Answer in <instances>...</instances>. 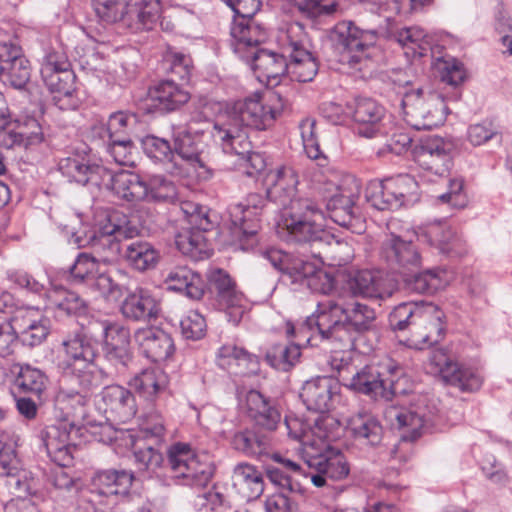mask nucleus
<instances>
[{
	"instance_id": "864d4df0",
	"label": "nucleus",
	"mask_w": 512,
	"mask_h": 512,
	"mask_svg": "<svg viewBox=\"0 0 512 512\" xmlns=\"http://www.w3.org/2000/svg\"><path fill=\"white\" fill-rule=\"evenodd\" d=\"M137 124V116L133 113L117 111L109 116L107 124H96L93 131L99 137L113 139L117 137L130 136Z\"/></svg>"
},
{
	"instance_id": "dca6fc26",
	"label": "nucleus",
	"mask_w": 512,
	"mask_h": 512,
	"mask_svg": "<svg viewBox=\"0 0 512 512\" xmlns=\"http://www.w3.org/2000/svg\"><path fill=\"white\" fill-rule=\"evenodd\" d=\"M226 5L235 13L230 31L233 52H241L247 45L267 39V28L254 17L260 9V0H226Z\"/></svg>"
},
{
	"instance_id": "6e6552de",
	"label": "nucleus",
	"mask_w": 512,
	"mask_h": 512,
	"mask_svg": "<svg viewBox=\"0 0 512 512\" xmlns=\"http://www.w3.org/2000/svg\"><path fill=\"white\" fill-rule=\"evenodd\" d=\"M260 254L280 273L284 283L306 285L312 292L320 294H329L334 289V278L307 260L275 247L265 248Z\"/></svg>"
},
{
	"instance_id": "774afa93",
	"label": "nucleus",
	"mask_w": 512,
	"mask_h": 512,
	"mask_svg": "<svg viewBox=\"0 0 512 512\" xmlns=\"http://www.w3.org/2000/svg\"><path fill=\"white\" fill-rule=\"evenodd\" d=\"M267 199L258 193L249 194L244 202L232 204L228 208L231 224L243 223L246 213L253 212L254 216H260L267 206Z\"/></svg>"
},
{
	"instance_id": "a19ab883",
	"label": "nucleus",
	"mask_w": 512,
	"mask_h": 512,
	"mask_svg": "<svg viewBox=\"0 0 512 512\" xmlns=\"http://www.w3.org/2000/svg\"><path fill=\"white\" fill-rule=\"evenodd\" d=\"M403 275V287L409 293L433 294L443 289L448 280L446 273L438 268L427 269L422 272H405Z\"/></svg>"
},
{
	"instance_id": "423d86ee",
	"label": "nucleus",
	"mask_w": 512,
	"mask_h": 512,
	"mask_svg": "<svg viewBox=\"0 0 512 512\" xmlns=\"http://www.w3.org/2000/svg\"><path fill=\"white\" fill-rule=\"evenodd\" d=\"M406 382L404 369L393 359L386 358L376 364L355 369L345 387L374 399L388 401L406 393Z\"/></svg>"
},
{
	"instance_id": "ea45409f",
	"label": "nucleus",
	"mask_w": 512,
	"mask_h": 512,
	"mask_svg": "<svg viewBox=\"0 0 512 512\" xmlns=\"http://www.w3.org/2000/svg\"><path fill=\"white\" fill-rule=\"evenodd\" d=\"M217 365L235 374H244L258 370V359L241 347L234 344L221 346L216 354Z\"/></svg>"
},
{
	"instance_id": "5fc2aeb1",
	"label": "nucleus",
	"mask_w": 512,
	"mask_h": 512,
	"mask_svg": "<svg viewBox=\"0 0 512 512\" xmlns=\"http://www.w3.org/2000/svg\"><path fill=\"white\" fill-rule=\"evenodd\" d=\"M92 162L85 148L76 149L65 158L60 159L58 169L70 182L82 185Z\"/></svg>"
},
{
	"instance_id": "79ce46f5",
	"label": "nucleus",
	"mask_w": 512,
	"mask_h": 512,
	"mask_svg": "<svg viewBox=\"0 0 512 512\" xmlns=\"http://www.w3.org/2000/svg\"><path fill=\"white\" fill-rule=\"evenodd\" d=\"M141 143L147 157L161 164L167 173L172 176L181 174V165L174 160V150L168 140L147 135L141 140Z\"/></svg>"
},
{
	"instance_id": "20e7f679",
	"label": "nucleus",
	"mask_w": 512,
	"mask_h": 512,
	"mask_svg": "<svg viewBox=\"0 0 512 512\" xmlns=\"http://www.w3.org/2000/svg\"><path fill=\"white\" fill-rule=\"evenodd\" d=\"M137 474L143 479L159 477V471L166 469L169 479L179 486L204 488L215 473L213 462L195 455L186 443H175L167 449V462L163 454L153 446L134 452Z\"/></svg>"
},
{
	"instance_id": "a18cd8bd",
	"label": "nucleus",
	"mask_w": 512,
	"mask_h": 512,
	"mask_svg": "<svg viewBox=\"0 0 512 512\" xmlns=\"http://www.w3.org/2000/svg\"><path fill=\"white\" fill-rule=\"evenodd\" d=\"M123 257L132 268L145 272L157 265L160 254L150 242L135 240L124 246Z\"/></svg>"
},
{
	"instance_id": "603ef678",
	"label": "nucleus",
	"mask_w": 512,
	"mask_h": 512,
	"mask_svg": "<svg viewBox=\"0 0 512 512\" xmlns=\"http://www.w3.org/2000/svg\"><path fill=\"white\" fill-rule=\"evenodd\" d=\"M439 372L446 382L462 391L473 392L482 385V377L477 371L460 367L454 362H446L443 367L439 368Z\"/></svg>"
},
{
	"instance_id": "052dcab7",
	"label": "nucleus",
	"mask_w": 512,
	"mask_h": 512,
	"mask_svg": "<svg viewBox=\"0 0 512 512\" xmlns=\"http://www.w3.org/2000/svg\"><path fill=\"white\" fill-rule=\"evenodd\" d=\"M48 297L59 312L67 315H81L85 312V301L75 292L62 286H55L49 290Z\"/></svg>"
},
{
	"instance_id": "0eeeda50",
	"label": "nucleus",
	"mask_w": 512,
	"mask_h": 512,
	"mask_svg": "<svg viewBox=\"0 0 512 512\" xmlns=\"http://www.w3.org/2000/svg\"><path fill=\"white\" fill-rule=\"evenodd\" d=\"M143 228V224L134 216L117 210L107 211L96 224V236L91 247L92 256L96 257L98 263L116 262L124 251L121 241L139 236Z\"/></svg>"
},
{
	"instance_id": "bf43d9fd",
	"label": "nucleus",
	"mask_w": 512,
	"mask_h": 512,
	"mask_svg": "<svg viewBox=\"0 0 512 512\" xmlns=\"http://www.w3.org/2000/svg\"><path fill=\"white\" fill-rule=\"evenodd\" d=\"M301 356L300 346L291 344H275L265 355L266 362L273 368L281 371H288L293 367Z\"/></svg>"
},
{
	"instance_id": "ddd939ff",
	"label": "nucleus",
	"mask_w": 512,
	"mask_h": 512,
	"mask_svg": "<svg viewBox=\"0 0 512 512\" xmlns=\"http://www.w3.org/2000/svg\"><path fill=\"white\" fill-rule=\"evenodd\" d=\"M405 121L415 130H431L442 125L448 113L443 96L421 88L408 91L402 98Z\"/></svg>"
},
{
	"instance_id": "3c124183",
	"label": "nucleus",
	"mask_w": 512,
	"mask_h": 512,
	"mask_svg": "<svg viewBox=\"0 0 512 512\" xmlns=\"http://www.w3.org/2000/svg\"><path fill=\"white\" fill-rule=\"evenodd\" d=\"M235 485L240 486L243 496L248 500L259 498L264 491L263 474L255 466L239 463L233 469Z\"/></svg>"
},
{
	"instance_id": "4468645a",
	"label": "nucleus",
	"mask_w": 512,
	"mask_h": 512,
	"mask_svg": "<svg viewBox=\"0 0 512 512\" xmlns=\"http://www.w3.org/2000/svg\"><path fill=\"white\" fill-rule=\"evenodd\" d=\"M335 190L331 196H325L328 216L339 226L361 234L365 230V225L356 205L361 191L359 180L352 175H346Z\"/></svg>"
},
{
	"instance_id": "f257e3e1",
	"label": "nucleus",
	"mask_w": 512,
	"mask_h": 512,
	"mask_svg": "<svg viewBox=\"0 0 512 512\" xmlns=\"http://www.w3.org/2000/svg\"><path fill=\"white\" fill-rule=\"evenodd\" d=\"M100 342L84 332L68 335L58 351L57 367L61 372L55 408L61 411L60 419H70L79 427L87 414V406L95 390L113 377L96 365Z\"/></svg>"
},
{
	"instance_id": "69168bd1",
	"label": "nucleus",
	"mask_w": 512,
	"mask_h": 512,
	"mask_svg": "<svg viewBox=\"0 0 512 512\" xmlns=\"http://www.w3.org/2000/svg\"><path fill=\"white\" fill-rule=\"evenodd\" d=\"M147 202H172L177 198L175 184L163 175H153L145 181Z\"/></svg>"
},
{
	"instance_id": "c03bdc74",
	"label": "nucleus",
	"mask_w": 512,
	"mask_h": 512,
	"mask_svg": "<svg viewBox=\"0 0 512 512\" xmlns=\"http://www.w3.org/2000/svg\"><path fill=\"white\" fill-rule=\"evenodd\" d=\"M343 319L346 331L364 333L372 329L376 320V313L367 304L352 300L345 302L342 299Z\"/></svg>"
},
{
	"instance_id": "c85d7f7f",
	"label": "nucleus",
	"mask_w": 512,
	"mask_h": 512,
	"mask_svg": "<svg viewBox=\"0 0 512 512\" xmlns=\"http://www.w3.org/2000/svg\"><path fill=\"white\" fill-rule=\"evenodd\" d=\"M346 287L354 297L379 300L390 298L395 291V285L389 279L371 270L357 271L348 278Z\"/></svg>"
},
{
	"instance_id": "e2e57ef3",
	"label": "nucleus",
	"mask_w": 512,
	"mask_h": 512,
	"mask_svg": "<svg viewBox=\"0 0 512 512\" xmlns=\"http://www.w3.org/2000/svg\"><path fill=\"white\" fill-rule=\"evenodd\" d=\"M98 262L95 256L88 253H80L74 264L69 268L67 280L73 285L87 286L96 271Z\"/></svg>"
},
{
	"instance_id": "b1692460",
	"label": "nucleus",
	"mask_w": 512,
	"mask_h": 512,
	"mask_svg": "<svg viewBox=\"0 0 512 512\" xmlns=\"http://www.w3.org/2000/svg\"><path fill=\"white\" fill-rule=\"evenodd\" d=\"M380 255L391 269L401 274L417 270L422 263L417 246L394 233L383 240Z\"/></svg>"
},
{
	"instance_id": "6ab92c4d",
	"label": "nucleus",
	"mask_w": 512,
	"mask_h": 512,
	"mask_svg": "<svg viewBox=\"0 0 512 512\" xmlns=\"http://www.w3.org/2000/svg\"><path fill=\"white\" fill-rule=\"evenodd\" d=\"M331 37L341 49L342 61L354 66L361 61L364 51L376 43L377 33L362 30L352 21L345 20L335 25Z\"/></svg>"
},
{
	"instance_id": "13d9d810",
	"label": "nucleus",
	"mask_w": 512,
	"mask_h": 512,
	"mask_svg": "<svg viewBox=\"0 0 512 512\" xmlns=\"http://www.w3.org/2000/svg\"><path fill=\"white\" fill-rule=\"evenodd\" d=\"M31 312L25 316L15 317V326L19 329V338L21 342L30 347L40 345L48 335V328L45 321L33 319Z\"/></svg>"
},
{
	"instance_id": "c756f323",
	"label": "nucleus",
	"mask_w": 512,
	"mask_h": 512,
	"mask_svg": "<svg viewBox=\"0 0 512 512\" xmlns=\"http://www.w3.org/2000/svg\"><path fill=\"white\" fill-rule=\"evenodd\" d=\"M190 97L184 85L177 83L174 79H162L148 89V99L161 113L178 110L189 101Z\"/></svg>"
},
{
	"instance_id": "aec40b11",
	"label": "nucleus",
	"mask_w": 512,
	"mask_h": 512,
	"mask_svg": "<svg viewBox=\"0 0 512 512\" xmlns=\"http://www.w3.org/2000/svg\"><path fill=\"white\" fill-rule=\"evenodd\" d=\"M78 427L70 419L58 418L56 423L46 425L40 431V440L47 456L57 466H70L73 462L71 442L72 433H77Z\"/></svg>"
},
{
	"instance_id": "49530a36",
	"label": "nucleus",
	"mask_w": 512,
	"mask_h": 512,
	"mask_svg": "<svg viewBox=\"0 0 512 512\" xmlns=\"http://www.w3.org/2000/svg\"><path fill=\"white\" fill-rule=\"evenodd\" d=\"M425 236L431 245L439 248L440 252L448 256H462L466 249L463 240L449 227L439 223L429 225Z\"/></svg>"
},
{
	"instance_id": "bb28decb",
	"label": "nucleus",
	"mask_w": 512,
	"mask_h": 512,
	"mask_svg": "<svg viewBox=\"0 0 512 512\" xmlns=\"http://www.w3.org/2000/svg\"><path fill=\"white\" fill-rule=\"evenodd\" d=\"M99 409H102L106 419L115 423H127L137 413V404L130 390L110 385L100 393Z\"/></svg>"
},
{
	"instance_id": "6e6d98bb",
	"label": "nucleus",
	"mask_w": 512,
	"mask_h": 512,
	"mask_svg": "<svg viewBox=\"0 0 512 512\" xmlns=\"http://www.w3.org/2000/svg\"><path fill=\"white\" fill-rule=\"evenodd\" d=\"M391 183L389 179L382 181L372 180L365 189L366 201L375 209L380 211L397 210L398 200L394 191L390 189Z\"/></svg>"
},
{
	"instance_id": "473e14b6",
	"label": "nucleus",
	"mask_w": 512,
	"mask_h": 512,
	"mask_svg": "<svg viewBox=\"0 0 512 512\" xmlns=\"http://www.w3.org/2000/svg\"><path fill=\"white\" fill-rule=\"evenodd\" d=\"M349 113L358 124L357 133L366 138L381 134V121L385 110L375 100L366 97L356 98L353 104H348Z\"/></svg>"
},
{
	"instance_id": "f3484780",
	"label": "nucleus",
	"mask_w": 512,
	"mask_h": 512,
	"mask_svg": "<svg viewBox=\"0 0 512 512\" xmlns=\"http://www.w3.org/2000/svg\"><path fill=\"white\" fill-rule=\"evenodd\" d=\"M207 278L208 292L216 299L218 308L225 312L230 323L239 324L246 310V301L235 282L222 269L211 270Z\"/></svg>"
},
{
	"instance_id": "4d7b16f0",
	"label": "nucleus",
	"mask_w": 512,
	"mask_h": 512,
	"mask_svg": "<svg viewBox=\"0 0 512 512\" xmlns=\"http://www.w3.org/2000/svg\"><path fill=\"white\" fill-rule=\"evenodd\" d=\"M129 386L144 399L152 400L165 388L166 377L160 370L145 369L129 381Z\"/></svg>"
},
{
	"instance_id": "cd10ccee",
	"label": "nucleus",
	"mask_w": 512,
	"mask_h": 512,
	"mask_svg": "<svg viewBox=\"0 0 512 512\" xmlns=\"http://www.w3.org/2000/svg\"><path fill=\"white\" fill-rule=\"evenodd\" d=\"M247 416L257 429L274 433L281 423V412L276 402L255 389L246 394Z\"/></svg>"
},
{
	"instance_id": "2f4dec72",
	"label": "nucleus",
	"mask_w": 512,
	"mask_h": 512,
	"mask_svg": "<svg viewBox=\"0 0 512 512\" xmlns=\"http://www.w3.org/2000/svg\"><path fill=\"white\" fill-rule=\"evenodd\" d=\"M120 311L124 318L135 322L155 320L160 312V303L152 291L138 287L127 293Z\"/></svg>"
},
{
	"instance_id": "09e8293b",
	"label": "nucleus",
	"mask_w": 512,
	"mask_h": 512,
	"mask_svg": "<svg viewBox=\"0 0 512 512\" xmlns=\"http://www.w3.org/2000/svg\"><path fill=\"white\" fill-rule=\"evenodd\" d=\"M15 385L25 393L40 396L47 388L49 379L44 371L30 364L16 363L11 367Z\"/></svg>"
},
{
	"instance_id": "37998d69",
	"label": "nucleus",
	"mask_w": 512,
	"mask_h": 512,
	"mask_svg": "<svg viewBox=\"0 0 512 512\" xmlns=\"http://www.w3.org/2000/svg\"><path fill=\"white\" fill-rule=\"evenodd\" d=\"M111 190L128 202H140L147 198L145 181L139 174L128 170L114 173Z\"/></svg>"
},
{
	"instance_id": "39448f33",
	"label": "nucleus",
	"mask_w": 512,
	"mask_h": 512,
	"mask_svg": "<svg viewBox=\"0 0 512 512\" xmlns=\"http://www.w3.org/2000/svg\"><path fill=\"white\" fill-rule=\"evenodd\" d=\"M444 312L432 302H403L390 312L388 321L393 331L408 330L417 344L432 346L445 334Z\"/></svg>"
},
{
	"instance_id": "393cba45",
	"label": "nucleus",
	"mask_w": 512,
	"mask_h": 512,
	"mask_svg": "<svg viewBox=\"0 0 512 512\" xmlns=\"http://www.w3.org/2000/svg\"><path fill=\"white\" fill-rule=\"evenodd\" d=\"M174 160L181 165L182 171L177 177L189 174L190 168L194 170L207 169L206 145L200 136L186 129L178 130L173 134Z\"/></svg>"
},
{
	"instance_id": "9b49d317",
	"label": "nucleus",
	"mask_w": 512,
	"mask_h": 512,
	"mask_svg": "<svg viewBox=\"0 0 512 512\" xmlns=\"http://www.w3.org/2000/svg\"><path fill=\"white\" fill-rule=\"evenodd\" d=\"M135 476L127 470H99L91 477L87 487L79 492L78 508L82 512H97L118 496H126Z\"/></svg>"
},
{
	"instance_id": "a878e982",
	"label": "nucleus",
	"mask_w": 512,
	"mask_h": 512,
	"mask_svg": "<svg viewBox=\"0 0 512 512\" xmlns=\"http://www.w3.org/2000/svg\"><path fill=\"white\" fill-rule=\"evenodd\" d=\"M340 389V383L335 378L319 376L303 384L300 398L308 410L326 413L339 400Z\"/></svg>"
},
{
	"instance_id": "680f3d73",
	"label": "nucleus",
	"mask_w": 512,
	"mask_h": 512,
	"mask_svg": "<svg viewBox=\"0 0 512 512\" xmlns=\"http://www.w3.org/2000/svg\"><path fill=\"white\" fill-rule=\"evenodd\" d=\"M398 200V209L402 206L413 205L419 201V185L415 178L409 174H399L388 178Z\"/></svg>"
},
{
	"instance_id": "f8f14e48",
	"label": "nucleus",
	"mask_w": 512,
	"mask_h": 512,
	"mask_svg": "<svg viewBox=\"0 0 512 512\" xmlns=\"http://www.w3.org/2000/svg\"><path fill=\"white\" fill-rule=\"evenodd\" d=\"M311 335L307 342L319 339L321 342L342 343L344 348H353L354 338L346 331L343 319L342 298L326 299L318 303L315 313L303 324Z\"/></svg>"
},
{
	"instance_id": "1a4fd4ad",
	"label": "nucleus",
	"mask_w": 512,
	"mask_h": 512,
	"mask_svg": "<svg viewBox=\"0 0 512 512\" xmlns=\"http://www.w3.org/2000/svg\"><path fill=\"white\" fill-rule=\"evenodd\" d=\"M395 40L403 48L407 58H421L432 54V66L440 80L451 86H458L465 80L466 73L463 64L456 58L445 54L435 56L431 38L420 27H405L394 33Z\"/></svg>"
},
{
	"instance_id": "4c0bfd02",
	"label": "nucleus",
	"mask_w": 512,
	"mask_h": 512,
	"mask_svg": "<svg viewBox=\"0 0 512 512\" xmlns=\"http://www.w3.org/2000/svg\"><path fill=\"white\" fill-rule=\"evenodd\" d=\"M231 446L247 457H268L273 454V434L253 426L236 432Z\"/></svg>"
},
{
	"instance_id": "338daca9",
	"label": "nucleus",
	"mask_w": 512,
	"mask_h": 512,
	"mask_svg": "<svg viewBox=\"0 0 512 512\" xmlns=\"http://www.w3.org/2000/svg\"><path fill=\"white\" fill-rule=\"evenodd\" d=\"M5 67L6 68L0 71V80L5 85H9L15 89H23L31 77V65L29 60L26 57L19 58L14 64H9V66L6 65Z\"/></svg>"
},
{
	"instance_id": "e433bc0d",
	"label": "nucleus",
	"mask_w": 512,
	"mask_h": 512,
	"mask_svg": "<svg viewBox=\"0 0 512 512\" xmlns=\"http://www.w3.org/2000/svg\"><path fill=\"white\" fill-rule=\"evenodd\" d=\"M347 428L356 443L360 446L375 448L381 445L384 428L377 416L368 411L353 414Z\"/></svg>"
},
{
	"instance_id": "a211bd4d",
	"label": "nucleus",
	"mask_w": 512,
	"mask_h": 512,
	"mask_svg": "<svg viewBox=\"0 0 512 512\" xmlns=\"http://www.w3.org/2000/svg\"><path fill=\"white\" fill-rule=\"evenodd\" d=\"M438 408L427 396H419L410 407L397 411L395 419L401 430V440L413 442L435 424Z\"/></svg>"
},
{
	"instance_id": "0e129e2a",
	"label": "nucleus",
	"mask_w": 512,
	"mask_h": 512,
	"mask_svg": "<svg viewBox=\"0 0 512 512\" xmlns=\"http://www.w3.org/2000/svg\"><path fill=\"white\" fill-rule=\"evenodd\" d=\"M106 151L119 165L132 167L136 163L137 147L130 136L108 139Z\"/></svg>"
},
{
	"instance_id": "4be33fe9",
	"label": "nucleus",
	"mask_w": 512,
	"mask_h": 512,
	"mask_svg": "<svg viewBox=\"0 0 512 512\" xmlns=\"http://www.w3.org/2000/svg\"><path fill=\"white\" fill-rule=\"evenodd\" d=\"M103 335V352L105 360L115 369L116 375L125 374L132 362L130 351V330L116 322L99 323Z\"/></svg>"
},
{
	"instance_id": "f03ea898",
	"label": "nucleus",
	"mask_w": 512,
	"mask_h": 512,
	"mask_svg": "<svg viewBox=\"0 0 512 512\" xmlns=\"http://www.w3.org/2000/svg\"><path fill=\"white\" fill-rule=\"evenodd\" d=\"M270 177L272 184L267 190V198L281 209L276 232L282 240L318 248H326L332 243L340 245L325 230V212L313 200L299 196V175L295 167L283 165Z\"/></svg>"
},
{
	"instance_id": "9d476101",
	"label": "nucleus",
	"mask_w": 512,
	"mask_h": 512,
	"mask_svg": "<svg viewBox=\"0 0 512 512\" xmlns=\"http://www.w3.org/2000/svg\"><path fill=\"white\" fill-rule=\"evenodd\" d=\"M40 74L45 86L54 94L53 102L61 110L77 108L76 75L62 48H48L41 61Z\"/></svg>"
},
{
	"instance_id": "412c9836",
	"label": "nucleus",
	"mask_w": 512,
	"mask_h": 512,
	"mask_svg": "<svg viewBox=\"0 0 512 512\" xmlns=\"http://www.w3.org/2000/svg\"><path fill=\"white\" fill-rule=\"evenodd\" d=\"M260 43H251L241 52H234L245 63L250 65L259 81L270 83L280 76L288 75V56L282 48V53L268 49H259Z\"/></svg>"
},
{
	"instance_id": "72a5a7b5",
	"label": "nucleus",
	"mask_w": 512,
	"mask_h": 512,
	"mask_svg": "<svg viewBox=\"0 0 512 512\" xmlns=\"http://www.w3.org/2000/svg\"><path fill=\"white\" fill-rule=\"evenodd\" d=\"M44 135L39 122L33 117L11 120L5 131L0 132V146L12 149L15 146L29 148L42 143Z\"/></svg>"
},
{
	"instance_id": "7c9ffc66",
	"label": "nucleus",
	"mask_w": 512,
	"mask_h": 512,
	"mask_svg": "<svg viewBox=\"0 0 512 512\" xmlns=\"http://www.w3.org/2000/svg\"><path fill=\"white\" fill-rule=\"evenodd\" d=\"M450 147L451 145L440 137H428L421 141L416 150V161L423 169L443 176L451 165Z\"/></svg>"
},
{
	"instance_id": "7ed1b4c3",
	"label": "nucleus",
	"mask_w": 512,
	"mask_h": 512,
	"mask_svg": "<svg viewBox=\"0 0 512 512\" xmlns=\"http://www.w3.org/2000/svg\"><path fill=\"white\" fill-rule=\"evenodd\" d=\"M290 99L277 90L268 99L256 95L237 103L226 115L220 116L210 132L222 151H250L248 129L265 130L286 107Z\"/></svg>"
},
{
	"instance_id": "58836bf2",
	"label": "nucleus",
	"mask_w": 512,
	"mask_h": 512,
	"mask_svg": "<svg viewBox=\"0 0 512 512\" xmlns=\"http://www.w3.org/2000/svg\"><path fill=\"white\" fill-rule=\"evenodd\" d=\"M165 283L169 290L182 292L193 300H199L205 293L204 280L187 266L171 268L165 276Z\"/></svg>"
},
{
	"instance_id": "2eb2a0df",
	"label": "nucleus",
	"mask_w": 512,
	"mask_h": 512,
	"mask_svg": "<svg viewBox=\"0 0 512 512\" xmlns=\"http://www.w3.org/2000/svg\"><path fill=\"white\" fill-rule=\"evenodd\" d=\"M280 42L289 60L288 76L297 82H310L319 66L316 58L306 48L307 35L302 24L291 23L280 37Z\"/></svg>"
},
{
	"instance_id": "de8ad7c7",
	"label": "nucleus",
	"mask_w": 512,
	"mask_h": 512,
	"mask_svg": "<svg viewBox=\"0 0 512 512\" xmlns=\"http://www.w3.org/2000/svg\"><path fill=\"white\" fill-rule=\"evenodd\" d=\"M309 468L324 473L328 479L342 480L349 475L350 468L346 457L341 452H329L309 457L306 460Z\"/></svg>"
},
{
	"instance_id": "5701e85b",
	"label": "nucleus",
	"mask_w": 512,
	"mask_h": 512,
	"mask_svg": "<svg viewBox=\"0 0 512 512\" xmlns=\"http://www.w3.org/2000/svg\"><path fill=\"white\" fill-rule=\"evenodd\" d=\"M0 478L15 500L27 499L33 492V479L30 473L21 467L15 449L10 444L0 442Z\"/></svg>"
},
{
	"instance_id": "8fccbe9b",
	"label": "nucleus",
	"mask_w": 512,
	"mask_h": 512,
	"mask_svg": "<svg viewBox=\"0 0 512 512\" xmlns=\"http://www.w3.org/2000/svg\"><path fill=\"white\" fill-rule=\"evenodd\" d=\"M175 243L177 249L193 261L207 259L213 252L202 231L183 230L177 234Z\"/></svg>"
},
{
	"instance_id": "c9c22d12",
	"label": "nucleus",
	"mask_w": 512,
	"mask_h": 512,
	"mask_svg": "<svg viewBox=\"0 0 512 512\" xmlns=\"http://www.w3.org/2000/svg\"><path fill=\"white\" fill-rule=\"evenodd\" d=\"M158 0H127L122 25L133 32L151 30L160 17Z\"/></svg>"
},
{
	"instance_id": "f704fd0d",
	"label": "nucleus",
	"mask_w": 512,
	"mask_h": 512,
	"mask_svg": "<svg viewBox=\"0 0 512 512\" xmlns=\"http://www.w3.org/2000/svg\"><path fill=\"white\" fill-rule=\"evenodd\" d=\"M134 338L141 352L153 362L164 361L174 353L175 346L170 334L160 328H140Z\"/></svg>"
}]
</instances>
